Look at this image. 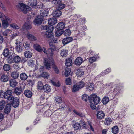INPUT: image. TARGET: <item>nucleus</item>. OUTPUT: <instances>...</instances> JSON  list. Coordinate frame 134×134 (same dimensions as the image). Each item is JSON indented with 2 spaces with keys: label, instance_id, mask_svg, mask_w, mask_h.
I'll use <instances>...</instances> for the list:
<instances>
[{
  "label": "nucleus",
  "instance_id": "nucleus-1",
  "mask_svg": "<svg viewBox=\"0 0 134 134\" xmlns=\"http://www.w3.org/2000/svg\"><path fill=\"white\" fill-rule=\"evenodd\" d=\"M57 22V20L55 18H52L49 19L48 23L50 25L43 26V29L47 31L43 34L44 37L51 38L53 37V33L52 32L54 28L52 25H54Z\"/></svg>",
  "mask_w": 134,
  "mask_h": 134
},
{
  "label": "nucleus",
  "instance_id": "nucleus-2",
  "mask_svg": "<svg viewBox=\"0 0 134 134\" xmlns=\"http://www.w3.org/2000/svg\"><path fill=\"white\" fill-rule=\"evenodd\" d=\"M44 64L45 67L47 69H50L51 68V66L52 65L55 73L57 74L59 73V69L55 64L54 61L52 57L44 59Z\"/></svg>",
  "mask_w": 134,
  "mask_h": 134
},
{
  "label": "nucleus",
  "instance_id": "nucleus-3",
  "mask_svg": "<svg viewBox=\"0 0 134 134\" xmlns=\"http://www.w3.org/2000/svg\"><path fill=\"white\" fill-rule=\"evenodd\" d=\"M110 86L114 89L113 90V93L115 95L118 94L120 92L122 87L119 85H116L113 83L110 84Z\"/></svg>",
  "mask_w": 134,
  "mask_h": 134
},
{
  "label": "nucleus",
  "instance_id": "nucleus-4",
  "mask_svg": "<svg viewBox=\"0 0 134 134\" xmlns=\"http://www.w3.org/2000/svg\"><path fill=\"white\" fill-rule=\"evenodd\" d=\"M90 103H93L96 105L98 104L100 101V99L99 97H98L95 94L91 95L89 98Z\"/></svg>",
  "mask_w": 134,
  "mask_h": 134
},
{
  "label": "nucleus",
  "instance_id": "nucleus-5",
  "mask_svg": "<svg viewBox=\"0 0 134 134\" xmlns=\"http://www.w3.org/2000/svg\"><path fill=\"white\" fill-rule=\"evenodd\" d=\"M50 48L48 49V52L49 54L50 57H52L53 55V51H58L59 50V48L56 47L53 44L52 42H49Z\"/></svg>",
  "mask_w": 134,
  "mask_h": 134
},
{
  "label": "nucleus",
  "instance_id": "nucleus-6",
  "mask_svg": "<svg viewBox=\"0 0 134 134\" xmlns=\"http://www.w3.org/2000/svg\"><path fill=\"white\" fill-rule=\"evenodd\" d=\"M18 7L24 13H26L27 11L31 10V8L22 3H19Z\"/></svg>",
  "mask_w": 134,
  "mask_h": 134
},
{
  "label": "nucleus",
  "instance_id": "nucleus-7",
  "mask_svg": "<svg viewBox=\"0 0 134 134\" xmlns=\"http://www.w3.org/2000/svg\"><path fill=\"white\" fill-rule=\"evenodd\" d=\"M2 20V25L4 28H7L8 25V23L10 22V18L8 16H5V18H4Z\"/></svg>",
  "mask_w": 134,
  "mask_h": 134
},
{
  "label": "nucleus",
  "instance_id": "nucleus-8",
  "mask_svg": "<svg viewBox=\"0 0 134 134\" xmlns=\"http://www.w3.org/2000/svg\"><path fill=\"white\" fill-rule=\"evenodd\" d=\"M16 47L15 48L16 51L18 52H20L23 50V44L22 43L20 42H17L15 43Z\"/></svg>",
  "mask_w": 134,
  "mask_h": 134
},
{
  "label": "nucleus",
  "instance_id": "nucleus-9",
  "mask_svg": "<svg viewBox=\"0 0 134 134\" xmlns=\"http://www.w3.org/2000/svg\"><path fill=\"white\" fill-rule=\"evenodd\" d=\"M31 23L28 21H26L22 27V30H25V29H29L31 28Z\"/></svg>",
  "mask_w": 134,
  "mask_h": 134
},
{
  "label": "nucleus",
  "instance_id": "nucleus-10",
  "mask_svg": "<svg viewBox=\"0 0 134 134\" xmlns=\"http://www.w3.org/2000/svg\"><path fill=\"white\" fill-rule=\"evenodd\" d=\"M43 17L40 16H38L34 20L35 24H41L43 20Z\"/></svg>",
  "mask_w": 134,
  "mask_h": 134
},
{
  "label": "nucleus",
  "instance_id": "nucleus-11",
  "mask_svg": "<svg viewBox=\"0 0 134 134\" xmlns=\"http://www.w3.org/2000/svg\"><path fill=\"white\" fill-rule=\"evenodd\" d=\"M48 10L47 9H42L40 11L41 16L43 17L47 16L48 14Z\"/></svg>",
  "mask_w": 134,
  "mask_h": 134
},
{
  "label": "nucleus",
  "instance_id": "nucleus-12",
  "mask_svg": "<svg viewBox=\"0 0 134 134\" xmlns=\"http://www.w3.org/2000/svg\"><path fill=\"white\" fill-rule=\"evenodd\" d=\"M73 40V38L71 37H67L64 38L62 41L63 44L65 45L71 42Z\"/></svg>",
  "mask_w": 134,
  "mask_h": 134
},
{
  "label": "nucleus",
  "instance_id": "nucleus-13",
  "mask_svg": "<svg viewBox=\"0 0 134 134\" xmlns=\"http://www.w3.org/2000/svg\"><path fill=\"white\" fill-rule=\"evenodd\" d=\"M62 14L61 11L57 9L54 10L53 12L52 15V16L55 17H57L60 16Z\"/></svg>",
  "mask_w": 134,
  "mask_h": 134
},
{
  "label": "nucleus",
  "instance_id": "nucleus-14",
  "mask_svg": "<svg viewBox=\"0 0 134 134\" xmlns=\"http://www.w3.org/2000/svg\"><path fill=\"white\" fill-rule=\"evenodd\" d=\"M84 74V72L81 68L77 69L76 72V75L78 77H81L83 76Z\"/></svg>",
  "mask_w": 134,
  "mask_h": 134
},
{
  "label": "nucleus",
  "instance_id": "nucleus-15",
  "mask_svg": "<svg viewBox=\"0 0 134 134\" xmlns=\"http://www.w3.org/2000/svg\"><path fill=\"white\" fill-rule=\"evenodd\" d=\"M26 37L29 40L34 41L37 40L36 38L29 32L27 33L26 35Z\"/></svg>",
  "mask_w": 134,
  "mask_h": 134
},
{
  "label": "nucleus",
  "instance_id": "nucleus-16",
  "mask_svg": "<svg viewBox=\"0 0 134 134\" xmlns=\"http://www.w3.org/2000/svg\"><path fill=\"white\" fill-rule=\"evenodd\" d=\"M11 110V105L10 104H7L4 110V112L6 114L9 113Z\"/></svg>",
  "mask_w": 134,
  "mask_h": 134
},
{
  "label": "nucleus",
  "instance_id": "nucleus-17",
  "mask_svg": "<svg viewBox=\"0 0 134 134\" xmlns=\"http://www.w3.org/2000/svg\"><path fill=\"white\" fill-rule=\"evenodd\" d=\"M12 104L13 107H17L19 104V99L17 98H15L13 99V102Z\"/></svg>",
  "mask_w": 134,
  "mask_h": 134
},
{
  "label": "nucleus",
  "instance_id": "nucleus-18",
  "mask_svg": "<svg viewBox=\"0 0 134 134\" xmlns=\"http://www.w3.org/2000/svg\"><path fill=\"white\" fill-rule=\"evenodd\" d=\"M105 116V114L102 111H99L97 113V116L98 119H102Z\"/></svg>",
  "mask_w": 134,
  "mask_h": 134
},
{
  "label": "nucleus",
  "instance_id": "nucleus-19",
  "mask_svg": "<svg viewBox=\"0 0 134 134\" xmlns=\"http://www.w3.org/2000/svg\"><path fill=\"white\" fill-rule=\"evenodd\" d=\"M9 79V78L8 75L3 74L1 77V81L3 82H7Z\"/></svg>",
  "mask_w": 134,
  "mask_h": 134
},
{
  "label": "nucleus",
  "instance_id": "nucleus-20",
  "mask_svg": "<svg viewBox=\"0 0 134 134\" xmlns=\"http://www.w3.org/2000/svg\"><path fill=\"white\" fill-rule=\"evenodd\" d=\"M83 62V59L80 57H78L77 58L75 61L76 64L78 65H80Z\"/></svg>",
  "mask_w": 134,
  "mask_h": 134
},
{
  "label": "nucleus",
  "instance_id": "nucleus-21",
  "mask_svg": "<svg viewBox=\"0 0 134 134\" xmlns=\"http://www.w3.org/2000/svg\"><path fill=\"white\" fill-rule=\"evenodd\" d=\"M22 91V88L21 87H19L15 89L14 92L17 95H19L21 94Z\"/></svg>",
  "mask_w": 134,
  "mask_h": 134
},
{
  "label": "nucleus",
  "instance_id": "nucleus-22",
  "mask_svg": "<svg viewBox=\"0 0 134 134\" xmlns=\"http://www.w3.org/2000/svg\"><path fill=\"white\" fill-rule=\"evenodd\" d=\"M65 24L66 23L63 22H61L59 23L57 25V29L58 30H62L65 27Z\"/></svg>",
  "mask_w": 134,
  "mask_h": 134
},
{
  "label": "nucleus",
  "instance_id": "nucleus-23",
  "mask_svg": "<svg viewBox=\"0 0 134 134\" xmlns=\"http://www.w3.org/2000/svg\"><path fill=\"white\" fill-rule=\"evenodd\" d=\"M19 75V73L17 71H14L11 72V76L13 78L16 79L17 78Z\"/></svg>",
  "mask_w": 134,
  "mask_h": 134
},
{
  "label": "nucleus",
  "instance_id": "nucleus-24",
  "mask_svg": "<svg viewBox=\"0 0 134 134\" xmlns=\"http://www.w3.org/2000/svg\"><path fill=\"white\" fill-rule=\"evenodd\" d=\"M18 83V82L15 79H12L10 81V86L13 87H15Z\"/></svg>",
  "mask_w": 134,
  "mask_h": 134
},
{
  "label": "nucleus",
  "instance_id": "nucleus-25",
  "mask_svg": "<svg viewBox=\"0 0 134 134\" xmlns=\"http://www.w3.org/2000/svg\"><path fill=\"white\" fill-rule=\"evenodd\" d=\"M46 107H44L43 105L38 106L37 107V113H42Z\"/></svg>",
  "mask_w": 134,
  "mask_h": 134
},
{
  "label": "nucleus",
  "instance_id": "nucleus-26",
  "mask_svg": "<svg viewBox=\"0 0 134 134\" xmlns=\"http://www.w3.org/2000/svg\"><path fill=\"white\" fill-rule=\"evenodd\" d=\"M43 89L45 92L48 93L51 91V88L49 85L48 84H46L44 86Z\"/></svg>",
  "mask_w": 134,
  "mask_h": 134
},
{
  "label": "nucleus",
  "instance_id": "nucleus-27",
  "mask_svg": "<svg viewBox=\"0 0 134 134\" xmlns=\"http://www.w3.org/2000/svg\"><path fill=\"white\" fill-rule=\"evenodd\" d=\"M25 95L28 98L31 97L32 95V93L31 91L29 90H25L24 92Z\"/></svg>",
  "mask_w": 134,
  "mask_h": 134
},
{
  "label": "nucleus",
  "instance_id": "nucleus-28",
  "mask_svg": "<svg viewBox=\"0 0 134 134\" xmlns=\"http://www.w3.org/2000/svg\"><path fill=\"white\" fill-rule=\"evenodd\" d=\"M88 85L86 86V89L88 91H92L94 88V85L93 83L88 84Z\"/></svg>",
  "mask_w": 134,
  "mask_h": 134
},
{
  "label": "nucleus",
  "instance_id": "nucleus-29",
  "mask_svg": "<svg viewBox=\"0 0 134 134\" xmlns=\"http://www.w3.org/2000/svg\"><path fill=\"white\" fill-rule=\"evenodd\" d=\"M65 64L67 66H71L72 64V61L71 59L70 58H68L66 60Z\"/></svg>",
  "mask_w": 134,
  "mask_h": 134
},
{
  "label": "nucleus",
  "instance_id": "nucleus-30",
  "mask_svg": "<svg viewBox=\"0 0 134 134\" xmlns=\"http://www.w3.org/2000/svg\"><path fill=\"white\" fill-rule=\"evenodd\" d=\"M34 49L39 52H41L42 51V48L41 46L38 44H34Z\"/></svg>",
  "mask_w": 134,
  "mask_h": 134
},
{
  "label": "nucleus",
  "instance_id": "nucleus-31",
  "mask_svg": "<svg viewBox=\"0 0 134 134\" xmlns=\"http://www.w3.org/2000/svg\"><path fill=\"white\" fill-rule=\"evenodd\" d=\"M63 33L64 36H70L71 34V31L69 29H67L63 32Z\"/></svg>",
  "mask_w": 134,
  "mask_h": 134
},
{
  "label": "nucleus",
  "instance_id": "nucleus-32",
  "mask_svg": "<svg viewBox=\"0 0 134 134\" xmlns=\"http://www.w3.org/2000/svg\"><path fill=\"white\" fill-rule=\"evenodd\" d=\"M10 66L7 64H5L3 66V69L5 71H9L10 69Z\"/></svg>",
  "mask_w": 134,
  "mask_h": 134
},
{
  "label": "nucleus",
  "instance_id": "nucleus-33",
  "mask_svg": "<svg viewBox=\"0 0 134 134\" xmlns=\"http://www.w3.org/2000/svg\"><path fill=\"white\" fill-rule=\"evenodd\" d=\"M20 76L21 79L23 80H26L28 77L27 75L25 73H22L21 74Z\"/></svg>",
  "mask_w": 134,
  "mask_h": 134
},
{
  "label": "nucleus",
  "instance_id": "nucleus-34",
  "mask_svg": "<svg viewBox=\"0 0 134 134\" xmlns=\"http://www.w3.org/2000/svg\"><path fill=\"white\" fill-rule=\"evenodd\" d=\"M21 60V58L18 55H16L14 56L13 58V60L15 63L20 62Z\"/></svg>",
  "mask_w": 134,
  "mask_h": 134
},
{
  "label": "nucleus",
  "instance_id": "nucleus-35",
  "mask_svg": "<svg viewBox=\"0 0 134 134\" xmlns=\"http://www.w3.org/2000/svg\"><path fill=\"white\" fill-rule=\"evenodd\" d=\"M5 98L7 99V102L8 103V104H10L11 105L14 98L13 96H12L8 97L7 98Z\"/></svg>",
  "mask_w": 134,
  "mask_h": 134
},
{
  "label": "nucleus",
  "instance_id": "nucleus-36",
  "mask_svg": "<svg viewBox=\"0 0 134 134\" xmlns=\"http://www.w3.org/2000/svg\"><path fill=\"white\" fill-rule=\"evenodd\" d=\"M25 56L27 58L31 57L32 55V54L29 51H27L24 53Z\"/></svg>",
  "mask_w": 134,
  "mask_h": 134
},
{
  "label": "nucleus",
  "instance_id": "nucleus-37",
  "mask_svg": "<svg viewBox=\"0 0 134 134\" xmlns=\"http://www.w3.org/2000/svg\"><path fill=\"white\" fill-rule=\"evenodd\" d=\"M83 31H80L79 30L76 31L75 33L76 36L77 37H82V34H84L83 33Z\"/></svg>",
  "mask_w": 134,
  "mask_h": 134
},
{
  "label": "nucleus",
  "instance_id": "nucleus-38",
  "mask_svg": "<svg viewBox=\"0 0 134 134\" xmlns=\"http://www.w3.org/2000/svg\"><path fill=\"white\" fill-rule=\"evenodd\" d=\"M37 4V2L36 0H31L29 2V4L31 6H36Z\"/></svg>",
  "mask_w": 134,
  "mask_h": 134
},
{
  "label": "nucleus",
  "instance_id": "nucleus-39",
  "mask_svg": "<svg viewBox=\"0 0 134 134\" xmlns=\"http://www.w3.org/2000/svg\"><path fill=\"white\" fill-rule=\"evenodd\" d=\"M28 64L31 67L35 66V62L32 59L28 60Z\"/></svg>",
  "mask_w": 134,
  "mask_h": 134
},
{
  "label": "nucleus",
  "instance_id": "nucleus-40",
  "mask_svg": "<svg viewBox=\"0 0 134 134\" xmlns=\"http://www.w3.org/2000/svg\"><path fill=\"white\" fill-rule=\"evenodd\" d=\"M10 53L11 52H10L9 49L6 48L4 50L3 54L5 57H6L8 56L9 54H11Z\"/></svg>",
  "mask_w": 134,
  "mask_h": 134
},
{
  "label": "nucleus",
  "instance_id": "nucleus-41",
  "mask_svg": "<svg viewBox=\"0 0 134 134\" xmlns=\"http://www.w3.org/2000/svg\"><path fill=\"white\" fill-rule=\"evenodd\" d=\"M73 127L75 130H77L80 129L81 127L80 124L78 122L73 124Z\"/></svg>",
  "mask_w": 134,
  "mask_h": 134
},
{
  "label": "nucleus",
  "instance_id": "nucleus-42",
  "mask_svg": "<svg viewBox=\"0 0 134 134\" xmlns=\"http://www.w3.org/2000/svg\"><path fill=\"white\" fill-rule=\"evenodd\" d=\"M68 53V51L65 49H64L61 51V53H60V55L62 56L65 57L66 56Z\"/></svg>",
  "mask_w": 134,
  "mask_h": 134
},
{
  "label": "nucleus",
  "instance_id": "nucleus-43",
  "mask_svg": "<svg viewBox=\"0 0 134 134\" xmlns=\"http://www.w3.org/2000/svg\"><path fill=\"white\" fill-rule=\"evenodd\" d=\"M43 83L41 81H38L37 83V88L38 89L41 90L43 88Z\"/></svg>",
  "mask_w": 134,
  "mask_h": 134
},
{
  "label": "nucleus",
  "instance_id": "nucleus-44",
  "mask_svg": "<svg viewBox=\"0 0 134 134\" xmlns=\"http://www.w3.org/2000/svg\"><path fill=\"white\" fill-rule=\"evenodd\" d=\"M52 114V111L49 110H48L45 111L44 114V117H49Z\"/></svg>",
  "mask_w": 134,
  "mask_h": 134
},
{
  "label": "nucleus",
  "instance_id": "nucleus-45",
  "mask_svg": "<svg viewBox=\"0 0 134 134\" xmlns=\"http://www.w3.org/2000/svg\"><path fill=\"white\" fill-rule=\"evenodd\" d=\"M109 100V99L108 97H105L102 100V102L104 104H106L107 103Z\"/></svg>",
  "mask_w": 134,
  "mask_h": 134
},
{
  "label": "nucleus",
  "instance_id": "nucleus-46",
  "mask_svg": "<svg viewBox=\"0 0 134 134\" xmlns=\"http://www.w3.org/2000/svg\"><path fill=\"white\" fill-rule=\"evenodd\" d=\"M5 105V102L4 101L1 100L0 102V110H3Z\"/></svg>",
  "mask_w": 134,
  "mask_h": 134
},
{
  "label": "nucleus",
  "instance_id": "nucleus-47",
  "mask_svg": "<svg viewBox=\"0 0 134 134\" xmlns=\"http://www.w3.org/2000/svg\"><path fill=\"white\" fill-rule=\"evenodd\" d=\"M111 71V68H109L105 70L104 71L102 72L100 74L102 76H103L110 72Z\"/></svg>",
  "mask_w": 134,
  "mask_h": 134
},
{
  "label": "nucleus",
  "instance_id": "nucleus-48",
  "mask_svg": "<svg viewBox=\"0 0 134 134\" xmlns=\"http://www.w3.org/2000/svg\"><path fill=\"white\" fill-rule=\"evenodd\" d=\"M80 89L77 84L74 85L72 91L73 92H75L77 91Z\"/></svg>",
  "mask_w": 134,
  "mask_h": 134
},
{
  "label": "nucleus",
  "instance_id": "nucleus-49",
  "mask_svg": "<svg viewBox=\"0 0 134 134\" xmlns=\"http://www.w3.org/2000/svg\"><path fill=\"white\" fill-rule=\"evenodd\" d=\"M111 121V119L109 118H106L104 121V123L105 125H109L110 124Z\"/></svg>",
  "mask_w": 134,
  "mask_h": 134
},
{
  "label": "nucleus",
  "instance_id": "nucleus-50",
  "mask_svg": "<svg viewBox=\"0 0 134 134\" xmlns=\"http://www.w3.org/2000/svg\"><path fill=\"white\" fill-rule=\"evenodd\" d=\"M10 26L11 27L16 29H19L21 27L20 25H18L15 23H12L11 24Z\"/></svg>",
  "mask_w": 134,
  "mask_h": 134
},
{
  "label": "nucleus",
  "instance_id": "nucleus-51",
  "mask_svg": "<svg viewBox=\"0 0 134 134\" xmlns=\"http://www.w3.org/2000/svg\"><path fill=\"white\" fill-rule=\"evenodd\" d=\"M118 128L117 126L113 127L112 128V132L113 133L116 134L118 133Z\"/></svg>",
  "mask_w": 134,
  "mask_h": 134
},
{
  "label": "nucleus",
  "instance_id": "nucleus-52",
  "mask_svg": "<svg viewBox=\"0 0 134 134\" xmlns=\"http://www.w3.org/2000/svg\"><path fill=\"white\" fill-rule=\"evenodd\" d=\"M12 91L11 90H8L5 93V98H7L8 97L10 96H12L11 94H12Z\"/></svg>",
  "mask_w": 134,
  "mask_h": 134
},
{
  "label": "nucleus",
  "instance_id": "nucleus-53",
  "mask_svg": "<svg viewBox=\"0 0 134 134\" xmlns=\"http://www.w3.org/2000/svg\"><path fill=\"white\" fill-rule=\"evenodd\" d=\"M23 44V46L25 49H28L30 47V45L29 42H25Z\"/></svg>",
  "mask_w": 134,
  "mask_h": 134
},
{
  "label": "nucleus",
  "instance_id": "nucleus-54",
  "mask_svg": "<svg viewBox=\"0 0 134 134\" xmlns=\"http://www.w3.org/2000/svg\"><path fill=\"white\" fill-rule=\"evenodd\" d=\"M63 33V31L62 30H58L55 33L56 36L57 37L59 36Z\"/></svg>",
  "mask_w": 134,
  "mask_h": 134
},
{
  "label": "nucleus",
  "instance_id": "nucleus-55",
  "mask_svg": "<svg viewBox=\"0 0 134 134\" xmlns=\"http://www.w3.org/2000/svg\"><path fill=\"white\" fill-rule=\"evenodd\" d=\"M89 97L88 95L86 94H84L82 96V99L85 101H87L88 99L89 100Z\"/></svg>",
  "mask_w": 134,
  "mask_h": 134
},
{
  "label": "nucleus",
  "instance_id": "nucleus-56",
  "mask_svg": "<svg viewBox=\"0 0 134 134\" xmlns=\"http://www.w3.org/2000/svg\"><path fill=\"white\" fill-rule=\"evenodd\" d=\"M50 82H51L52 84L54 86H55L58 87L60 86V83L59 82H56L52 80H51Z\"/></svg>",
  "mask_w": 134,
  "mask_h": 134
},
{
  "label": "nucleus",
  "instance_id": "nucleus-57",
  "mask_svg": "<svg viewBox=\"0 0 134 134\" xmlns=\"http://www.w3.org/2000/svg\"><path fill=\"white\" fill-rule=\"evenodd\" d=\"M65 7V4H61L58 5V7L57 8V9L60 11L61 10L64 9Z\"/></svg>",
  "mask_w": 134,
  "mask_h": 134
},
{
  "label": "nucleus",
  "instance_id": "nucleus-58",
  "mask_svg": "<svg viewBox=\"0 0 134 134\" xmlns=\"http://www.w3.org/2000/svg\"><path fill=\"white\" fill-rule=\"evenodd\" d=\"M80 89H81L83 87L85 86V83L84 82L81 81L79 82L78 84H77Z\"/></svg>",
  "mask_w": 134,
  "mask_h": 134
},
{
  "label": "nucleus",
  "instance_id": "nucleus-59",
  "mask_svg": "<svg viewBox=\"0 0 134 134\" xmlns=\"http://www.w3.org/2000/svg\"><path fill=\"white\" fill-rule=\"evenodd\" d=\"M71 70L69 68H67L66 69L65 75L66 77H68L70 74Z\"/></svg>",
  "mask_w": 134,
  "mask_h": 134
},
{
  "label": "nucleus",
  "instance_id": "nucleus-60",
  "mask_svg": "<svg viewBox=\"0 0 134 134\" xmlns=\"http://www.w3.org/2000/svg\"><path fill=\"white\" fill-rule=\"evenodd\" d=\"M52 3L54 4H57L60 3L61 1V0H53L51 1Z\"/></svg>",
  "mask_w": 134,
  "mask_h": 134
},
{
  "label": "nucleus",
  "instance_id": "nucleus-61",
  "mask_svg": "<svg viewBox=\"0 0 134 134\" xmlns=\"http://www.w3.org/2000/svg\"><path fill=\"white\" fill-rule=\"evenodd\" d=\"M49 76L48 74L46 72H43L41 75L42 77L46 78H48Z\"/></svg>",
  "mask_w": 134,
  "mask_h": 134
},
{
  "label": "nucleus",
  "instance_id": "nucleus-62",
  "mask_svg": "<svg viewBox=\"0 0 134 134\" xmlns=\"http://www.w3.org/2000/svg\"><path fill=\"white\" fill-rule=\"evenodd\" d=\"M97 59L95 57H91L89 59V62L91 63H92L95 61Z\"/></svg>",
  "mask_w": 134,
  "mask_h": 134
},
{
  "label": "nucleus",
  "instance_id": "nucleus-63",
  "mask_svg": "<svg viewBox=\"0 0 134 134\" xmlns=\"http://www.w3.org/2000/svg\"><path fill=\"white\" fill-rule=\"evenodd\" d=\"M66 83L67 85H70L71 84V80L70 78H68L66 79Z\"/></svg>",
  "mask_w": 134,
  "mask_h": 134
},
{
  "label": "nucleus",
  "instance_id": "nucleus-64",
  "mask_svg": "<svg viewBox=\"0 0 134 134\" xmlns=\"http://www.w3.org/2000/svg\"><path fill=\"white\" fill-rule=\"evenodd\" d=\"M5 93L2 90L0 91V97L1 98L4 97L5 98Z\"/></svg>",
  "mask_w": 134,
  "mask_h": 134
}]
</instances>
